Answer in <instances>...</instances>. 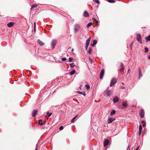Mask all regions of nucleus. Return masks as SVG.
Here are the masks:
<instances>
[{
    "instance_id": "1",
    "label": "nucleus",
    "mask_w": 150,
    "mask_h": 150,
    "mask_svg": "<svg viewBox=\"0 0 150 150\" xmlns=\"http://www.w3.org/2000/svg\"><path fill=\"white\" fill-rule=\"evenodd\" d=\"M80 26L78 24H76L74 25V31L76 33H77L79 30Z\"/></svg>"
},
{
    "instance_id": "2",
    "label": "nucleus",
    "mask_w": 150,
    "mask_h": 150,
    "mask_svg": "<svg viewBox=\"0 0 150 150\" xmlns=\"http://www.w3.org/2000/svg\"><path fill=\"white\" fill-rule=\"evenodd\" d=\"M91 37H89V38L86 41L85 47V49L86 50H87L88 48V47L89 45L90 42L91 40Z\"/></svg>"
},
{
    "instance_id": "3",
    "label": "nucleus",
    "mask_w": 150,
    "mask_h": 150,
    "mask_svg": "<svg viewBox=\"0 0 150 150\" xmlns=\"http://www.w3.org/2000/svg\"><path fill=\"white\" fill-rule=\"evenodd\" d=\"M137 40L139 43L141 44L142 43L141 40V36L140 34H138L137 35Z\"/></svg>"
},
{
    "instance_id": "4",
    "label": "nucleus",
    "mask_w": 150,
    "mask_h": 150,
    "mask_svg": "<svg viewBox=\"0 0 150 150\" xmlns=\"http://www.w3.org/2000/svg\"><path fill=\"white\" fill-rule=\"evenodd\" d=\"M117 80L116 79V78H113L110 83V87H111L112 86H113L117 82Z\"/></svg>"
},
{
    "instance_id": "5",
    "label": "nucleus",
    "mask_w": 150,
    "mask_h": 150,
    "mask_svg": "<svg viewBox=\"0 0 150 150\" xmlns=\"http://www.w3.org/2000/svg\"><path fill=\"white\" fill-rule=\"evenodd\" d=\"M57 43V40H52V43H51V46H52V49H53L56 44Z\"/></svg>"
},
{
    "instance_id": "6",
    "label": "nucleus",
    "mask_w": 150,
    "mask_h": 150,
    "mask_svg": "<svg viewBox=\"0 0 150 150\" xmlns=\"http://www.w3.org/2000/svg\"><path fill=\"white\" fill-rule=\"evenodd\" d=\"M105 95L107 96H110V91L108 88L105 91Z\"/></svg>"
},
{
    "instance_id": "7",
    "label": "nucleus",
    "mask_w": 150,
    "mask_h": 150,
    "mask_svg": "<svg viewBox=\"0 0 150 150\" xmlns=\"http://www.w3.org/2000/svg\"><path fill=\"white\" fill-rule=\"evenodd\" d=\"M139 115L142 118H143L144 117V110L143 109H141Z\"/></svg>"
},
{
    "instance_id": "8",
    "label": "nucleus",
    "mask_w": 150,
    "mask_h": 150,
    "mask_svg": "<svg viewBox=\"0 0 150 150\" xmlns=\"http://www.w3.org/2000/svg\"><path fill=\"white\" fill-rule=\"evenodd\" d=\"M104 73V70L103 69H102L100 72V79H102L103 78Z\"/></svg>"
},
{
    "instance_id": "9",
    "label": "nucleus",
    "mask_w": 150,
    "mask_h": 150,
    "mask_svg": "<svg viewBox=\"0 0 150 150\" xmlns=\"http://www.w3.org/2000/svg\"><path fill=\"white\" fill-rule=\"evenodd\" d=\"M115 118H111L110 117H109L108 119V124H110L112 122L115 121Z\"/></svg>"
},
{
    "instance_id": "10",
    "label": "nucleus",
    "mask_w": 150,
    "mask_h": 150,
    "mask_svg": "<svg viewBox=\"0 0 150 150\" xmlns=\"http://www.w3.org/2000/svg\"><path fill=\"white\" fill-rule=\"evenodd\" d=\"M119 100L118 97L117 96H115L113 98V102L114 103H117L119 101Z\"/></svg>"
},
{
    "instance_id": "11",
    "label": "nucleus",
    "mask_w": 150,
    "mask_h": 150,
    "mask_svg": "<svg viewBox=\"0 0 150 150\" xmlns=\"http://www.w3.org/2000/svg\"><path fill=\"white\" fill-rule=\"evenodd\" d=\"M97 41L96 40H94L93 41V43L91 44L92 47H94L97 43Z\"/></svg>"
},
{
    "instance_id": "12",
    "label": "nucleus",
    "mask_w": 150,
    "mask_h": 150,
    "mask_svg": "<svg viewBox=\"0 0 150 150\" xmlns=\"http://www.w3.org/2000/svg\"><path fill=\"white\" fill-rule=\"evenodd\" d=\"M109 140L108 139L105 140L104 141V146H106L108 145V144H109Z\"/></svg>"
},
{
    "instance_id": "13",
    "label": "nucleus",
    "mask_w": 150,
    "mask_h": 150,
    "mask_svg": "<svg viewBox=\"0 0 150 150\" xmlns=\"http://www.w3.org/2000/svg\"><path fill=\"white\" fill-rule=\"evenodd\" d=\"M38 110H33L32 112V116L33 117H35L36 115Z\"/></svg>"
},
{
    "instance_id": "14",
    "label": "nucleus",
    "mask_w": 150,
    "mask_h": 150,
    "mask_svg": "<svg viewBox=\"0 0 150 150\" xmlns=\"http://www.w3.org/2000/svg\"><path fill=\"white\" fill-rule=\"evenodd\" d=\"M14 24V23L13 22H10L7 24V25L8 27L11 28L13 25Z\"/></svg>"
},
{
    "instance_id": "15",
    "label": "nucleus",
    "mask_w": 150,
    "mask_h": 150,
    "mask_svg": "<svg viewBox=\"0 0 150 150\" xmlns=\"http://www.w3.org/2000/svg\"><path fill=\"white\" fill-rule=\"evenodd\" d=\"M37 42L39 45L41 46H42L45 44L44 43L41 41L39 40H38Z\"/></svg>"
},
{
    "instance_id": "16",
    "label": "nucleus",
    "mask_w": 150,
    "mask_h": 150,
    "mask_svg": "<svg viewBox=\"0 0 150 150\" xmlns=\"http://www.w3.org/2000/svg\"><path fill=\"white\" fill-rule=\"evenodd\" d=\"M83 16L85 17H88L89 16V13H88V12H87V11H84V12L83 13Z\"/></svg>"
},
{
    "instance_id": "17",
    "label": "nucleus",
    "mask_w": 150,
    "mask_h": 150,
    "mask_svg": "<svg viewBox=\"0 0 150 150\" xmlns=\"http://www.w3.org/2000/svg\"><path fill=\"white\" fill-rule=\"evenodd\" d=\"M139 79H140V78L142 76V72L141 71V69L140 68L139 69Z\"/></svg>"
},
{
    "instance_id": "18",
    "label": "nucleus",
    "mask_w": 150,
    "mask_h": 150,
    "mask_svg": "<svg viewBox=\"0 0 150 150\" xmlns=\"http://www.w3.org/2000/svg\"><path fill=\"white\" fill-rule=\"evenodd\" d=\"M122 106L125 107H126L127 105V102L125 101H124L122 102Z\"/></svg>"
},
{
    "instance_id": "19",
    "label": "nucleus",
    "mask_w": 150,
    "mask_h": 150,
    "mask_svg": "<svg viewBox=\"0 0 150 150\" xmlns=\"http://www.w3.org/2000/svg\"><path fill=\"white\" fill-rule=\"evenodd\" d=\"M38 124L39 125H44V123L41 120H39L38 122Z\"/></svg>"
},
{
    "instance_id": "20",
    "label": "nucleus",
    "mask_w": 150,
    "mask_h": 150,
    "mask_svg": "<svg viewBox=\"0 0 150 150\" xmlns=\"http://www.w3.org/2000/svg\"><path fill=\"white\" fill-rule=\"evenodd\" d=\"M115 110H112L110 113V115L111 116L113 115L115 113Z\"/></svg>"
},
{
    "instance_id": "21",
    "label": "nucleus",
    "mask_w": 150,
    "mask_h": 150,
    "mask_svg": "<svg viewBox=\"0 0 150 150\" xmlns=\"http://www.w3.org/2000/svg\"><path fill=\"white\" fill-rule=\"evenodd\" d=\"M146 41L147 42L149 41H150V35H149L146 38Z\"/></svg>"
},
{
    "instance_id": "22",
    "label": "nucleus",
    "mask_w": 150,
    "mask_h": 150,
    "mask_svg": "<svg viewBox=\"0 0 150 150\" xmlns=\"http://www.w3.org/2000/svg\"><path fill=\"white\" fill-rule=\"evenodd\" d=\"M75 70L73 69L72 71L70 72V74L71 75H73L75 73Z\"/></svg>"
},
{
    "instance_id": "23",
    "label": "nucleus",
    "mask_w": 150,
    "mask_h": 150,
    "mask_svg": "<svg viewBox=\"0 0 150 150\" xmlns=\"http://www.w3.org/2000/svg\"><path fill=\"white\" fill-rule=\"evenodd\" d=\"M79 93L80 94H82L84 96H85L86 95V93L84 91H83V92H81V91H79Z\"/></svg>"
},
{
    "instance_id": "24",
    "label": "nucleus",
    "mask_w": 150,
    "mask_h": 150,
    "mask_svg": "<svg viewBox=\"0 0 150 150\" xmlns=\"http://www.w3.org/2000/svg\"><path fill=\"white\" fill-rule=\"evenodd\" d=\"M77 115L75 116L71 120V123H73L74 122L75 119L77 117Z\"/></svg>"
},
{
    "instance_id": "25",
    "label": "nucleus",
    "mask_w": 150,
    "mask_h": 150,
    "mask_svg": "<svg viewBox=\"0 0 150 150\" xmlns=\"http://www.w3.org/2000/svg\"><path fill=\"white\" fill-rule=\"evenodd\" d=\"M38 6V5L37 4H34L32 5L31 8V10H32V9L34 8H36Z\"/></svg>"
},
{
    "instance_id": "26",
    "label": "nucleus",
    "mask_w": 150,
    "mask_h": 150,
    "mask_svg": "<svg viewBox=\"0 0 150 150\" xmlns=\"http://www.w3.org/2000/svg\"><path fill=\"white\" fill-rule=\"evenodd\" d=\"M123 67L124 65L122 63H121L120 65L119 66V68L120 69L122 68H124Z\"/></svg>"
},
{
    "instance_id": "27",
    "label": "nucleus",
    "mask_w": 150,
    "mask_h": 150,
    "mask_svg": "<svg viewBox=\"0 0 150 150\" xmlns=\"http://www.w3.org/2000/svg\"><path fill=\"white\" fill-rule=\"evenodd\" d=\"M47 115L48 116V117H50L52 115V113H50L49 112H47Z\"/></svg>"
},
{
    "instance_id": "28",
    "label": "nucleus",
    "mask_w": 150,
    "mask_h": 150,
    "mask_svg": "<svg viewBox=\"0 0 150 150\" xmlns=\"http://www.w3.org/2000/svg\"><path fill=\"white\" fill-rule=\"evenodd\" d=\"M69 65H70V67H71V68H73L74 67V66H75V65H74V63H72L71 64H70Z\"/></svg>"
},
{
    "instance_id": "29",
    "label": "nucleus",
    "mask_w": 150,
    "mask_h": 150,
    "mask_svg": "<svg viewBox=\"0 0 150 150\" xmlns=\"http://www.w3.org/2000/svg\"><path fill=\"white\" fill-rule=\"evenodd\" d=\"M92 19L93 21L95 22L96 23H98V21L96 20V19L95 18H93Z\"/></svg>"
},
{
    "instance_id": "30",
    "label": "nucleus",
    "mask_w": 150,
    "mask_h": 150,
    "mask_svg": "<svg viewBox=\"0 0 150 150\" xmlns=\"http://www.w3.org/2000/svg\"><path fill=\"white\" fill-rule=\"evenodd\" d=\"M92 23H88L87 25V28H89L92 25Z\"/></svg>"
},
{
    "instance_id": "31",
    "label": "nucleus",
    "mask_w": 150,
    "mask_h": 150,
    "mask_svg": "<svg viewBox=\"0 0 150 150\" xmlns=\"http://www.w3.org/2000/svg\"><path fill=\"white\" fill-rule=\"evenodd\" d=\"M144 50V52L146 53H147L149 51V49L147 47L145 48Z\"/></svg>"
},
{
    "instance_id": "32",
    "label": "nucleus",
    "mask_w": 150,
    "mask_h": 150,
    "mask_svg": "<svg viewBox=\"0 0 150 150\" xmlns=\"http://www.w3.org/2000/svg\"><path fill=\"white\" fill-rule=\"evenodd\" d=\"M85 86L86 88V89L87 90H88L90 88V86L88 84H86L85 85Z\"/></svg>"
},
{
    "instance_id": "33",
    "label": "nucleus",
    "mask_w": 150,
    "mask_h": 150,
    "mask_svg": "<svg viewBox=\"0 0 150 150\" xmlns=\"http://www.w3.org/2000/svg\"><path fill=\"white\" fill-rule=\"evenodd\" d=\"M108 2L110 3H114L115 1L114 0H108Z\"/></svg>"
},
{
    "instance_id": "34",
    "label": "nucleus",
    "mask_w": 150,
    "mask_h": 150,
    "mask_svg": "<svg viewBox=\"0 0 150 150\" xmlns=\"http://www.w3.org/2000/svg\"><path fill=\"white\" fill-rule=\"evenodd\" d=\"M88 52L90 54H91V50L90 48H89V50L88 51Z\"/></svg>"
},
{
    "instance_id": "35",
    "label": "nucleus",
    "mask_w": 150,
    "mask_h": 150,
    "mask_svg": "<svg viewBox=\"0 0 150 150\" xmlns=\"http://www.w3.org/2000/svg\"><path fill=\"white\" fill-rule=\"evenodd\" d=\"M89 61L91 62V63H92L93 62V59L91 58H89Z\"/></svg>"
},
{
    "instance_id": "36",
    "label": "nucleus",
    "mask_w": 150,
    "mask_h": 150,
    "mask_svg": "<svg viewBox=\"0 0 150 150\" xmlns=\"http://www.w3.org/2000/svg\"><path fill=\"white\" fill-rule=\"evenodd\" d=\"M63 127L62 126H61L59 127V129L60 130H62L63 129Z\"/></svg>"
},
{
    "instance_id": "37",
    "label": "nucleus",
    "mask_w": 150,
    "mask_h": 150,
    "mask_svg": "<svg viewBox=\"0 0 150 150\" xmlns=\"http://www.w3.org/2000/svg\"><path fill=\"white\" fill-rule=\"evenodd\" d=\"M139 131H141L142 130V126L141 125H139Z\"/></svg>"
},
{
    "instance_id": "38",
    "label": "nucleus",
    "mask_w": 150,
    "mask_h": 150,
    "mask_svg": "<svg viewBox=\"0 0 150 150\" xmlns=\"http://www.w3.org/2000/svg\"><path fill=\"white\" fill-rule=\"evenodd\" d=\"M67 60V59L66 58H65V57H64V58H63L62 59V60L63 61H65L66 60Z\"/></svg>"
},
{
    "instance_id": "39",
    "label": "nucleus",
    "mask_w": 150,
    "mask_h": 150,
    "mask_svg": "<svg viewBox=\"0 0 150 150\" xmlns=\"http://www.w3.org/2000/svg\"><path fill=\"white\" fill-rule=\"evenodd\" d=\"M73 58L72 57H69V61L71 62L73 60Z\"/></svg>"
},
{
    "instance_id": "40",
    "label": "nucleus",
    "mask_w": 150,
    "mask_h": 150,
    "mask_svg": "<svg viewBox=\"0 0 150 150\" xmlns=\"http://www.w3.org/2000/svg\"><path fill=\"white\" fill-rule=\"evenodd\" d=\"M95 2L98 4H100V1L98 0H96L95 1Z\"/></svg>"
},
{
    "instance_id": "41",
    "label": "nucleus",
    "mask_w": 150,
    "mask_h": 150,
    "mask_svg": "<svg viewBox=\"0 0 150 150\" xmlns=\"http://www.w3.org/2000/svg\"><path fill=\"white\" fill-rule=\"evenodd\" d=\"M36 23L35 22L34 23V31H35L36 29Z\"/></svg>"
},
{
    "instance_id": "42",
    "label": "nucleus",
    "mask_w": 150,
    "mask_h": 150,
    "mask_svg": "<svg viewBox=\"0 0 150 150\" xmlns=\"http://www.w3.org/2000/svg\"><path fill=\"white\" fill-rule=\"evenodd\" d=\"M124 71V68L120 69V71L121 72H123Z\"/></svg>"
},
{
    "instance_id": "43",
    "label": "nucleus",
    "mask_w": 150,
    "mask_h": 150,
    "mask_svg": "<svg viewBox=\"0 0 150 150\" xmlns=\"http://www.w3.org/2000/svg\"><path fill=\"white\" fill-rule=\"evenodd\" d=\"M141 132L142 131H139V135L140 136V135L141 134Z\"/></svg>"
},
{
    "instance_id": "44",
    "label": "nucleus",
    "mask_w": 150,
    "mask_h": 150,
    "mask_svg": "<svg viewBox=\"0 0 150 150\" xmlns=\"http://www.w3.org/2000/svg\"><path fill=\"white\" fill-rule=\"evenodd\" d=\"M141 123H143V124L146 123L145 122V121H144V120L142 121L141 122Z\"/></svg>"
},
{
    "instance_id": "45",
    "label": "nucleus",
    "mask_w": 150,
    "mask_h": 150,
    "mask_svg": "<svg viewBox=\"0 0 150 150\" xmlns=\"http://www.w3.org/2000/svg\"><path fill=\"white\" fill-rule=\"evenodd\" d=\"M130 71V69H129L128 70V71H127V74H128L129 72V71Z\"/></svg>"
},
{
    "instance_id": "46",
    "label": "nucleus",
    "mask_w": 150,
    "mask_h": 150,
    "mask_svg": "<svg viewBox=\"0 0 150 150\" xmlns=\"http://www.w3.org/2000/svg\"><path fill=\"white\" fill-rule=\"evenodd\" d=\"M139 146H138L137 148L136 149H135V150H138V149H139Z\"/></svg>"
},
{
    "instance_id": "47",
    "label": "nucleus",
    "mask_w": 150,
    "mask_h": 150,
    "mask_svg": "<svg viewBox=\"0 0 150 150\" xmlns=\"http://www.w3.org/2000/svg\"><path fill=\"white\" fill-rule=\"evenodd\" d=\"M146 123L143 124V125H142V126L143 127H145V126Z\"/></svg>"
},
{
    "instance_id": "48",
    "label": "nucleus",
    "mask_w": 150,
    "mask_h": 150,
    "mask_svg": "<svg viewBox=\"0 0 150 150\" xmlns=\"http://www.w3.org/2000/svg\"><path fill=\"white\" fill-rule=\"evenodd\" d=\"M121 88H122V89H124L125 88V87H122Z\"/></svg>"
},
{
    "instance_id": "49",
    "label": "nucleus",
    "mask_w": 150,
    "mask_h": 150,
    "mask_svg": "<svg viewBox=\"0 0 150 150\" xmlns=\"http://www.w3.org/2000/svg\"><path fill=\"white\" fill-rule=\"evenodd\" d=\"M149 58L150 59V55H149Z\"/></svg>"
},
{
    "instance_id": "50",
    "label": "nucleus",
    "mask_w": 150,
    "mask_h": 150,
    "mask_svg": "<svg viewBox=\"0 0 150 150\" xmlns=\"http://www.w3.org/2000/svg\"><path fill=\"white\" fill-rule=\"evenodd\" d=\"M74 49H72L71 50V51H74Z\"/></svg>"
},
{
    "instance_id": "51",
    "label": "nucleus",
    "mask_w": 150,
    "mask_h": 150,
    "mask_svg": "<svg viewBox=\"0 0 150 150\" xmlns=\"http://www.w3.org/2000/svg\"><path fill=\"white\" fill-rule=\"evenodd\" d=\"M35 150H38L37 148L36 147V148L35 149Z\"/></svg>"
}]
</instances>
